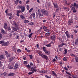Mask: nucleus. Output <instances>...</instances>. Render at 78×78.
<instances>
[{
  "label": "nucleus",
  "instance_id": "64",
  "mask_svg": "<svg viewBox=\"0 0 78 78\" xmlns=\"http://www.w3.org/2000/svg\"><path fill=\"white\" fill-rule=\"evenodd\" d=\"M15 4H16V5H17V4L18 3V1H15Z\"/></svg>",
  "mask_w": 78,
  "mask_h": 78
},
{
  "label": "nucleus",
  "instance_id": "15",
  "mask_svg": "<svg viewBox=\"0 0 78 78\" xmlns=\"http://www.w3.org/2000/svg\"><path fill=\"white\" fill-rule=\"evenodd\" d=\"M21 11L23 12L25 11V7L23 6L21 8Z\"/></svg>",
  "mask_w": 78,
  "mask_h": 78
},
{
  "label": "nucleus",
  "instance_id": "30",
  "mask_svg": "<svg viewBox=\"0 0 78 78\" xmlns=\"http://www.w3.org/2000/svg\"><path fill=\"white\" fill-rule=\"evenodd\" d=\"M43 28L44 30H46V29H47V28H48V27H45V26H43Z\"/></svg>",
  "mask_w": 78,
  "mask_h": 78
},
{
  "label": "nucleus",
  "instance_id": "58",
  "mask_svg": "<svg viewBox=\"0 0 78 78\" xmlns=\"http://www.w3.org/2000/svg\"><path fill=\"white\" fill-rule=\"evenodd\" d=\"M57 39H58L59 40H60V41H61L62 40V38L60 37L58 38Z\"/></svg>",
  "mask_w": 78,
  "mask_h": 78
},
{
  "label": "nucleus",
  "instance_id": "4",
  "mask_svg": "<svg viewBox=\"0 0 78 78\" xmlns=\"http://www.w3.org/2000/svg\"><path fill=\"white\" fill-rule=\"evenodd\" d=\"M55 38H56L55 35H53L51 37V40H54V41H55Z\"/></svg>",
  "mask_w": 78,
  "mask_h": 78
},
{
  "label": "nucleus",
  "instance_id": "33",
  "mask_svg": "<svg viewBox=\"0 0 78 78\" xmlns=\"http://www.w3.org/2000/svg\"><path fill=\"white\" fill-rule=\"evenodd\" d=\"M22 51V50L20 49H18L17 50V52L18 53H20Z\"/></svg>",
  "mask_w": 78,
  "mask_h": 78
},
{
  "label": "nucleus",
  "instance_id": "50",
  "mask_svg": "<svg viewBox=\"0 0 78 78\" xmlns=\"http://www.w3.org/2000/svg\"><path fill=\"white\" fill-rule=\"evenodd\" d=\"M8 30L9 31H11V28L10 27L8 28Z\"/></svg>",
  "mask_w": 78,
  "mask_h": 78
},
{
  "label": "nucleus",
  "instance_id": "5",
  "mask_svg": "<svg viewBox=\"0 0 78 78\" xmlns=\"http://www.w3.org/2000/svg\"><path fill=\"white\" fill-rule=\"evenodd\" d=\"M18 67H19V64L17 63L15 64L14 66V69L16 70V69H18Z\"/></svg>",
  "mask_w": 78,
  "mask_h": 78
},
{
  "label": "nucleus",
  "instance_id": "11",
  "mask_svg": "<svg viewBox=\"0 0 78 78\" xmlns=\"http://www.w3.org/2000/svg\"><path fill=\"white\" fill-rule=\"evenodd\" d=\"M1 33L2 34H6V32L2 29H1Z\"/></svg>",
  "mask_w": 78,
  "mask_h": 78
},
{
  "label": "nucleus",
  "instance_id": "35",
  "mask_svg": "<svg viewBox=\"0 0 78 78\" xmlns=\"http://www.w3.org/2000/svg\"><path fill=\"white\" fill-rule=\"evenodd\" d=\"M63 60L64 61H67V58L66 57L63 58Z\"/></svg>",
  "mask_w": 78,
  "mask_h": 78
},
{
  "label": "nucleus",
  "instance_id": "45",
  "mask_svg": "<svg viewBox=\"0 0 78 78\" xmlns=\"http://www.w3.org/2000/svg\"><path fill=\"white\" fill-rule=\"evenodd\" d=\"M13 25H15V26H17V23L15 22H13Z\"/></svg>",
  "mask_w": 78,
  "mask_h": 78
},
{
  "label": "nucleus",
  "instance_id": "6",
  "mask_svg": "<svg viewBox=\"0 0 78 78\" xmlns=\"http://www.w3.org/2000/svg\"><path fill=\"white\" fill-rule=\"evenodd\" d=\"M5 55L6 57L8 58V57H11V55L10 54H9L6 51H5Z\"/></svg>",
  "mask_w": 78,
  "mask_h": 78
},
{
  "label": "nucleus",
  "instance_id": "9",
  "mask_svg": "<svg viewBox=\"0 0 78 78\" xmlns=\"http://www.w3.org/2000/svg\"><path fill=\"white\" fill-rule=\"evenodd\" d=\"M36 52L39 55H40L41 56V55H41V54H42V51H41L37 50L36 51Z\"/></svg>",
  "mask_w": 78,
  "mask_h": 78
},
{
  "label": "nucleus",
  "instance_id": "7",
  "mask_svg": "<svg viewBox=\"0 0 78 78\" xmlns=\"http://www.w3.org/2000/svg\"><path fill=\"white\" fill-rule=\"evenodd\" d=\"M66 45V43H63L60 44L58 46V47H59V48H60V47H62V46H64V45Z\"/></svg>",
  "mask_w": 78,
  "mask_h": 78
},
{
  "label": "nucleus",
  "instance_id": "26",
  "mask_svg": "<svg viewBox=\"0 0 78 78\" xmlns=\"http://www.w3.org/2000/svg\"><path fill=\"white\" fill-rule=\"evenodd\" d=\"M44 52L46 53L47 55H50V53H49V51H44Z\"/></svg>",
  "mask_w": 78,
  "mask_h": 78
},
{
  "label": "nucleus",
  "instance_id": "1",
  "mask_svg": "<svg viewBox=\"0 0 78 78\" xmlns=\"http://www.w3.org/2000/svg\"><path fill=\"white\" fill-rule=\"evenodd\" d=\"M42 13L44 15H47L48 14V12L47 10L44 9H42L41 11Z\"/></svg>",
  "mask_w": 78,
  "mask_h": 78
},
{
  "label": "nucleus",
  "instance_id": "2",
  "mask_svg": "<svg viewBox=\"0 0 78 78\" xmlns=\"http://www.w3.org/2000/svg\"><path fill=\"white\" fill-rule=\"evenodd\" d=\"M41 56L43 58H44L46 60H48V57L46 55H41Z\"/></svg>",
  "mask_w": 78,
  "mask_h": 78
},
{
  "label": "nucleus",
  "instance_id": "27",
  "mask_svg": "<svg viewBox=\"0 0 78 78\" xmlns=\"http://www.w3.org/2000/svg\"><path fill=\"white\" fill-rule=\"evenodd\" d=\"M33 33H31L29 35L28 37L29 38H31V36L33 35Z\"/></svg>",
  "mask_w": 78,
  "mask_h": 78
},
{
  "label": "nucleus",
  "instance_id": "51",
  "mask_svg": "<svg viewBox=\"0 0 78 78\" xmlns=\"http://www.w3.org/2000/svg\"><path fill=\"white\" fill-rule=\"evenodd\" d=\"M65 34L66 35H67L68 34H69V32H68V31H66L65 32Z\"/></svg>",
  "mask_w": 78,
  "mask_h": 78
},
{
  "label": "nucleus",
  "instance_id": "25",
  "mask_svg": "<svg viewBox=\"0 0 78 78\" xmlns=\"http://www.w3.org/2000/svg\"><path fill=\"white\" fill-rule=\"evenodd\" d=\"M50 33L49 32L45 34V36H48L50 35Z\"/></svg>",
  "mask_w": 78,
  "mask_h": 78
},
{
  "label": "nucleus",
  "instance_id": "24",
  "mask_svg": "<svg viewBox=\"0 0 78 78\" xmlns=\"http://www.w3.org/2000/svg\"><path fill=\"white\" fill-rule=\"evenodd\" d=\"M52 74H53V75H54V76H57L56 73L55 72L53 71H52Z\"/></svg>",
  "mask_w": 78,
  "mask_h": 78
},
{
  "label": "nucleus",
  "instance_id": "31",
  "mask_svg": "<svg viewBox=\"0 0 78 78\" xmlns=\"http://www.w3.org/2000/svg\"><path fill=\"white\" fill-rule=\"evenodd\" d=\"M24 22L25 23H28V22H29V21H28V20H24Z\"/></svg>",
  "mask_w": 78,
  "mask_h": 78
},
{
  "label": "nucleus",
  "instance_id": "34",
  "mask_svg": "<svg viewBox=\"0 0 78 78\" xmlns=\"http://www.w3.org/2000/svg\"><path fill=\"white\" fill-rule=\"evenodd\" d=\"M66 36H67V38H70V35L69 34L68 35H66Z\"/></svg>",
  "mask_w": 78,
  "mask_h": 78
},
{
  "label": "nucleus",
  "instance_id": "40",
  "mask_svg": "<svg viewBox=\"0 0 78 78\" xmlns=\"http://www.w3.org/2000/svg\"><path fill=\"white\" fill-rule=\"evenodd\" d=\"M42 28L41 27H40V29L38 31V32L39 33V32H41V30H42Z\"/></svg>",
  "mask_w": 78,
  "mask_h": 78
},
{
  "label": "nucleus",
  "instance_id": "8",
  "mask_svg": "<svg viewBox=\"0 0 78 78\" xmlns=\"http://www.w3.org/2000/svg\"><path fill=\"white\" fill-rule=\"evenodd\" d=\"M8 67L9 69H13V66H11V65L10 64L8 65Z\"/></svg>",
  "mask_w": 78,
  "mask_h": 78
},
{
  "label": "nucleus",
  "instance_id": "13",
  "mask_svg": "<svg viewBox=\"0 0 78 78\" xmlns=\"http://www.w3.org/2000/svg\"><path fill=\"white\" fill-rule=\"evenodd\" d=\"M31 70L32 71H36V67H34V66L33 67L31 68Z\"/></svg>",
  "mask_w": 78,
  "mask_h": 78
},
{
  "label": "nucleus",
  "instance_id": "12",
  "mask_svg": "<svg viewBox=\"0 0 78 78\" xmlns=\"http://www.w3.org/2000/svg\"><path fill=\"white\" fill-rule=\"evenodd\" d=\"M14 75L15 74L14 73H10L8 74V76H14Z\"/></svg>",
  "mask_w": 78,
  "mask_h": 78
},
{
  "label": "nucleus",
  "instance_id": "46",
  "mask_svg": "<svg viewBox=\"0 0 78 78\" xmlns=\"http://www.w3.org/2000/svg\"><path fill=\"white\" fill-rule=\"evenodd\" d=\"M45 31L46 32H49V31H50V30H49V29H46L45 30Z\"/></svg>",
  "mask_w": 78,
  "mask_h": 78
},
{
  "label": "nucleus",
  "instance_id": "17",
  "mask_svg": "<svg viewBox=\"0 0 78 78\" xmlns=\"http://www.w3.org/2000/svg\"><path fill=\"white\" fill-rule=\"evenodd\" d=\"M47 70H42V71H40V73H46L47 72Z\"/></svg>",
  "mask_w": 78,
  "mask_h": 78
},
{
  "label": "nucleus",
  "instance_id": "61",
  "mask_svg": "<svg viewBox=\"0 0 78 78\" xmlns=\"http://www.w3.org/2000/svg\"><path fill=\"white\" fill-rule=\"evenodd\" d=\"M73 12H75V13L76 12V10L75 9L74 10H73Z\"/></svg>",
  "mask_w": 78,
  "mask_h": 78
},
{
  "label": "nucleus",
  "instance_id": "19",
  "mask_svg": "<svg viewBox=\"0 0 78 78\" xmlns=\"http://www.w3.org/2000/svg\"><path fill=\"white\" fill-rule=\"evenodd\" d=\"M20 17H21L23 20H24V19H25V16H24L23 15H20Z\"/></svg>",
  "mask_w": 78,
  "mask_h": 78
},
{
  "label": "nucleus",
  "instance_id": "38",
  "mask_svg": "<svg viewBox=\"0 0 78 78\" xmlns=\"http://www.w3.org/2000/svg\"><path fill=\"white\" fill-rule=\"evenodd\" d=\"M32 15L33 18H34V17H35L36 16V15H35V13H33L32 14Z\"/></svg>",
  "mask_w": 78,
  "mask_h": 78
},
{
  "label": "nucleus",
  "instance_id": "48",
  "mask_svg": "<svg viewBox=\"0 0 78 78\" xmlns=\"http://www.w3.org/2000/svg\"><path fill=\"white\" fill-rule=\"evenodd\" d=\"M26 67H27V68H29V69H30V67H31V66L29 65H27Z\"/></svg>",
  "mask_w": 78,
  "mask_h": 78
},
{
  "label": "nucleus",
  "instance_id": "18",
  "mask_svg": "<svg viewBox=\"0 0 78 78\" xmlns=\"http://www.w3.org/2000/svg\"><path fill=\"white\" fill-rule=\"evenodd\" d=\"M38 14L39 17H42L43 16V14L41 13V12H38Z\"/></svg>",
  "mask_w": 78,
  "mask_h": 78
},
{
  "label": "nucleus",
  "instance_id": "42",
  "mask_svg": "<svg viewBox=\"0 0 78 78\" xmlns=\"http://www.w3.org/2000/svg\"><path fill=\"white\" fill-rule=\"evenodd\" d=\"M13 50L14 51H16V48H13Z\"/></svg>",
  "mask_w": 78,
  "mask_h": 78
},
{
  "label": "nucleus",
  "instance_id": "22",
  "mask_svg": "<svg viewBox=\"0 0 78 78\" xmlns=\"http://www.w3.org/2000/svg\"><path fill=\"white\" fill-rule=\"evenodd\" d=\"M66 73L68 75H69V76H71V73H70V72H69L66 71Z\"/></svg>",
  "mask_w": 78,
  "mask_h": 78
},
{
  "label": "nucleus",
  "instance_id": "62",
  "mask_svg": "<svg viewBox=\"0 0 78 78\" xmlns=\"http://www.w3.org/2000/svg\"><path fill=\"white\" fill-rule=\"evenodd\" d=\"M37 48H39V44H37Z\"/></svg>",
  "mask_w": 78,
  "mask_h": 78
},
{
  "label": "nucleus",
  "instance_id": "52",
  "mask_svg": "<svg viewBox=\"0 0 78 78\" xmlns=\"http://www.w3.org/2000/svg\"><path fill=\"white\" fill-rule=\"evenodd\" d=\"M12 61V58H9V62H11Z\"/></svg>",
  "mask_w": 78,
  "mask_h": 78
},
{
  "label": "nucleus",
  "instance_id": "54",
  "mask_svg": "<svg viewBox=\"0 0 78 78\" xmlns=\"http://www.w3.org/2000/svg\"><path fill=\"white\" fill-rule=\"evenodd\" d=\"M75 59H76V62H78V57H76Z\"/></svg>",
  "mask_w": 78,
  "mask_h": 78
},
{
  "label": "nucleus",
  "instance_id": "53",
  "mask_svg": "<svg viewBox=\"0 0 78 78\" xmlns=\"http://www.w3.org/2000/svg\"><path fill=\"white\" fill-rule=\"evenodd\" d=\"M75 9V7H73L71 9V11H73V10H74Z\"/></svg>",
  "mask_w": 78,
  "mask_h": 78
},
{
  "label": "nucleus",
  "instance_id": "57",
  "mask_svg": "<svg viewBox=\"0 0 78 78\" xmlns=\"http://www.w3.org/2000/svg\"><path fill=\"white\" fill-rule=\"evenodd\" d=\"M30 65L31 66H33V62H30Z\"/></svg>",
  "mask_w": 78,
  "mask_h": 78
},
{
  "label": "nucleus",
  "instance_id": "63",
  "mask_svg": "<svg viewBox=\"0 0 78 78\" xmlns=\"http://www.w3.org/2000/svg\"><path fill=\"white\" fill-rule=\"evenodd\" d=\"M75 7H76V8H78V4H76V5L75 6Z\"/></svg>",
  "mask_w": 78,
  "mask_h": 78
},
{
  "label": "nucleus",
  "instance_id": "29",
  "mask_svg": "<svg viewBox=\"0 0 78 78\" xmlns=\"http://www.w3.org/2000/svg\"><path fill=\"white\" fill-rule=\"evenodd\" d=\"M4 41H0V44H2V45H3V44H4Z\"/></svg>",
  "mask_w": 78,
  "mask_h": 78
},
{
  "label": "nucleus",
  "instance_id": "16",
  "mask_svg": "<svg viewBox=\"0 0 78 78\" xmlns=\"http://www.w3.org/2000/svg\"><path fill=\"white\" fill-rule=\"evenodd\" d=\"M9 44V42L8 41H7L5 43L4 42V44H2V45H4V46L5 45H8Z\"/></svg>",
  "mask_w": 78,
  "mask_h": 78
},
{
  "label": "nucleus",
  "instance_id": "59",
  "mask_svg": "<svg viewBox=\"0 0 78 78\" xmlns=\"http://www.w3.org/2000/svg\"><path fill=\"white\" fill-rule=\"evenodd\" d=\"M13 30L14 31H17V28H13Z\"/></svg>",
  "mask_w": 78,
  "mask_h": 78
},
{
  "label": "nucleus",
  "instance_id": "47",
  "mask_svg": "<svg viewBox=\"0 0 78 78\" xmlns=\"http://www.w3.org/2000/svg\"><path fill=\"white\" fill-rule=\"evenodd\" d=\"M27 62H28L27 61H24V64H25L26 65H27Z\"/></svg>",
  "mask_w": 78,
  "mask_h": 78
},
{
  "label": "nucleus",
  "instance_id": "43",
  "mask_svg": "<svg viewBox=\"0 0 78 78\" xmlns=\"http://www.w3.org/2000/svg\"><path fill=\"white\" fill-rule=\"evenodd\" d=\"M29 56L30 57V59H31L33 58V56L31 55H29Z\"/></svg>",
  "mask_w": 78,
  "mask_h": 78
},
{
  "label": "nucleus",
  "instance_id": "55",
  "mask_svg": "<svg viewBox=\"0 0 78 78\" xmlns=\"http://www.w3.org/2000/svg\"><path fill=\"white\" fill-rule=\"evenodd\" d=\"M56 60H55V58H54L52 60V61L53 62H55L56 61Z\"/></svg>",
  "mask_w": 78,
  "mask_h": 78
},
{
  "label": "nucleus",
  "instance_id": "32",
  "mask_svg": "<svg viewBox=\"0 0 78 78\" xmlns=\"http://www.w3.org/2000/svg\"><path fill=\"white\" fill-rule=\"evenodd\" d=\"M27 8L28 11L30 9V7H29V5H27Z\"/></svg>",
  "mask_w": 78,
  "mask_h": 78
},
{
  "label": "nucleus",
  "instance_id": "56",
  "mask_svg": "<svg viewBox=\"0 0 78 78\" xmlns=\"http://www.w3.org/2000/svg\"><path fill=\"white\" fill-rule=\"evenodd\" d=\"M30 25H33V22H31L30 23Z\"/></svg>",
  "mask_w": 78,
  "mask_h": 78
},
{
  "label": "nucleus",
  "instance_id": "49",
  "mask_svg": "<svg viewBox=\"0 0 78 78\" xmlns=\"http://www.w3.org/2000/svg\"><path fill=\"white\" fill-rule=\"evenodd\" d=\"M62 39H65V38H66V37L65 35L62 36Z\"/></svg>",
  "mask_w": 78,
  "mask_h": 78
},
{
  "label": "nucleus",
  "instance_id": "41",
  "mask_svg": "<svg viewBox=\"0 0 78 78\" xmlns=\"http://www.w3.org/2000/svg\"><path fill=\"white\" fill-rule=\"evenodd\" d=\"M33 8H31L29 11V12H31V11H33Z\"/></svg>",
  "mask_w": 78,
  "mask_h": 78
},
{
  "label": "nucleus",
  "instance_id": "60",
  "mask_svg": "<svg viewBox=\"0 0 78 78\" xmlns=\"http://www.w3.org/2000/svg\"><path fill=\"white\" fill-rule=\"evenodd\" d=\"M2 34L0 33V39H2Z\"/></svg>",
  "mask_w": 78,
  "mask_h": 78
},
{
  "label": "nucleus",
  "instance_id": "14",
  "mask_svg": "<svg viewBox=\"0 0 78 78\" xmlns=\"http://www.w3.org/2000/svg\"><path fill=\"white\" fill-rule=\"evenodd\" d=\"M4 27L5 29H7L8 28V26H7V23H4Z\"/></svg>",
  "mask_w": 78,
  "mask_h": 78
},
{
  "label": "nucleus",
  "instance_id": "21",
  "mask_svg": "<svg viewBox=\"0 0 78 78\" xmlns=\"http://www.w3.org/2000/svg\"><path fill=\"white\" fill-rule=\"evenodd\" d=\"M75 44L76 45H78V39H77L75 41Z\"/></svg>",
  "mask_w": 78,
  "mask_h": 78
},
{
  "label": "nucleus",
  "instance_id": "10",
  "mask_svg": "<svg viewBox=\"0 0 78 78\" xmlns=\"http://www.w3.org/2000/svg\"><path fill=\"white\" fill-rule=\"evenodd\" d=\"M53 5L54 8H58V4L57 3H54Z\"/></svg>",
  "mask_w": 78,
  "mask_h": 78
},
{
  "label": "nucleus",
  "instance_id": "44",
  "mask_svg": "<svg viewBox=\"0 0 78 78\" xmlns=\"http://www.w3.org/2000/svg\"><path fill=\"white\" fill-rule=\"evenodd\" d=\"M43 49L44 51H46L45 48L44 47H43Z\"/></svg>",
  "mask_w": 78,
  "mask_h": 78
},
{
  "label": "nucleus",
  "instance_id": "36",
  "mask_svg": "<svg viewBox=\"0 0 78 78\" xmlns=\"http://www.w3.org/2000/svg\"><path fill=\"white\" fill-rule=\"evenodd\" d=\"M16 12L17 13L20 14V12H21V11L20 10H17L16 11Z\"/></svg>",
  "mask_w": 78,
  "mask_h": 78
},
{
  "label": "nucleus",
  "instance_id": "39",
  "mask_svg": "<svg viewBox=\"0 0 78 78\" xmlns=\"http://www.w3.org/2000/svg\"><path fill=\"white\" fill-rule=\"evenodd\" d=\"M34 71H32L31 72H29L28 73V74L29 75H31V74H33V73H34Z\"/></svg>",
  "mask_w": 78,
  "mask_h": 78
},
{
  "label": "nucleus",
  "instance_id": "20",
  "mask_svg": "<svg viewBox=\"0 0 78 78\" xmlns=\"http://www.w3.org/2000/svg\"><path fill=\"white\" fill-rule=\"evenodd\" d=\"M65 52L63 53V55H66L67 53V49H65L64 50Z\"/></svg>",
  "mask_w": 78,
  "mask_h": 78
},
{
  "label": "nucleus",
  "instance_id": "37",
  "mask_svg": "<svg viewBox=\"0 0 78 78\" xmlns=\"http://www.w3.org/2000/svg\"><path fill=\"white\" fill-rule=\"evenodd\" d=\"M3 75L4 76H6V75H8V74H7L6 73L4 72L3 73Z\"/></svg>",
  "mask_w": 78,
  "mask_h": 78
},
{
  "label": "nucleus",
  "instance_id": "3",
  "mask_svg": "<svg viewBox=\"0 0 78 78\" xmlns=\"http://www.w3.org/2000/svg\"><path fill=\"white\" fill-rule=\"evenodd\" d=\"M6 59V58L3 55H1L0 56V60H2V59Z\"/></svg>",
  "mask_w": 78,
  "mask_h": 78
},
{
  "label": "nucleus",
  "instance_id": "23",
  "mask_svg": "<svg viewBox=\"0 0 78 78\" xmlns=\"http://www.w3.org/2000/svg\"><path fill=\"white\" fill-rule=\"evenodd\" d=\"M69 23H73V20L70 19L69 21Z\"/></svg>",
  "mask_w": 78,
  "mask_h": 78
},
{
  "label": "nucleus",
  "instance_id": "28",
  "mask_svg": "<svg viewBox=\"0 0 78 78\" xmlns=\"http://www.w3.org/2000/svg\"><path fill=\"white\" fill-rule=\"evenodd\" d=\"M46 47H51V43H50L48 44L47 45Z\"/></svg>",
  "mask_w": 78,
  "mask_h": 78
}]
</instances>
